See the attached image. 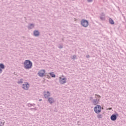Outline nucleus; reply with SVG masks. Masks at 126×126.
Segmentation results:
<instances>
[{
	"instance_id": "obj_1",
	"label": "nucleus",
	"mask_w": 126,
	"mask_h": 126,
	"mask_svg": "<svg viewBox=\"0 0 126 126\" xmlns=\"http://www.w3.org/2000/svg\"><path fill=\"white\" fill-rule=\"evenodd\" d=\"M24 66L26 69H29L32 67V63L29 60H26L24 63Z\"/></svg>"
},
{
	"instance_id": "obj_2",
	"label": "nucleus",
	"mask_w": 126,
	"mask_h": 126,
	"mask_svg": "<svg viewBox=\"0 0 126 126\" xmlns=\"http://www.w3.org/2000/svg\"><path fill=\"white\" fill-rule=\"evenodd\" d=\"M94 110L96 114H100L102 110V107H101V106L97 105L95 107H94Z\"/></svg>"
},
{
	"instance_id": "obj_3",
	"label": "nucleus",
	"mask_w": 126,
	"mask_h": 126,
	"mask_svg": "<svg viewBox=\"0 0 126 126\" xmlns=\"http://www.w3.org/2000/svg\"><path fill=\"white\" fill-rule=\"evenodd\" d=\"M81 24L83 27H87L89 25L88 21L86 20H82L81 22Z\"/></svg>"
},
{
	"instance_id": "obj_4",
	"label": "nucleus",
	"mask_w": 126,
	"mask_h": 126,
	"mask_svg": "<svg viewBox=\"0 0 126 126\" xmlns=\"http://www.w3.org/2000/svg\"><path fill=\"white\" fill-rule=\"evenodd\" d=\"M59 81L61 84H64V83L66 82V78H64L63 76L60 77Z\"/></svg>"
},
{
	"instance_id": "obj_5",
	"label": "nucleus",
	"mask_w": 126,
	"mask_h": 126,
	"mask_svg": "<svg viewBox=\"0 0 126 126\" xmlns=\"http://www.w3.org/2000/svg\"><path fill=\"white\" fill-rule=\"evenodd\" d=\"M45 72L46 71H45V70H40L38 72V75H39V76H40V77H43V76H44Z\"/></svg>"
},
{
	"instance_id": "obj_6",
	"label": "nucleus",
	"mask_w": 126,
	"mask_h": 126,
	"mask_svg": "<svg viewBox=\"0 0 126 126\" xmlns=\"http://www.w3.org/2000/svg\"><path fill=\"white\" fill-rule=\"evenodd\" d=\"M29 87H30V85L29 84H28V83H24V84L23 85V88L25 90H28Z\"/></svg>"
},
{
	"instance_id": "obj_7",
	"label": "nucleus",
	"mask_w": 126,
	"mask_h": 126,
	"mask_svg": "<svg viewBox=\"0 0 126 126\" xmlns=\"http://www.w3.org/2000/svg\"><path fill=\"white\" fill-rule=\"evenodd\" d=\"M96 96L97 97V98H98L99 99L101 97V96H100V95H97ZM99 99H98V100H97V99L94 100L93 103L94 104V105H98V104H99Z\"/></svg>"
},
{
	"instance_id": "obj_8",
	"label": "nucleus",
	"mask_w": 126,
	"mask_h": 126,
	"mask_svg": "<svg viewBox=\"0 0 126 126\" xmlns=\"http://www.w3.org/2000/svg\"><path fill=\"white\" fill-rule=\"evenodd\" d=\"M44 96L45 97V98H48V97H50V94L49 92H45L44 93Z\"/></svg>"
},
{
	"instance_id": "obj_9",
	"label": "nucleus",
	"mask_w": 126,
	"mask_h": 126,
	"mask_svg": "<svg viewBox=\"0 0 126 126\" xmlns=\"http://www.w3.org/2000/svg\"><path fill=\"white\" fill-rule=\"evenodd\" d=\"M110 119L111 121H116V120H117V116H116L115 115H112L111 116Z\"/></svg>"
},
{
	"instance_id": "obj_10",
	"label": "nucleus",
	"mask_w": 126,
	"mask_h": 126,
	"mask_svg": "<svg viewBox=\"0 0 126 126\" xmlns=\"http://www.w3.org/2000/svg\"><path fill=\"white\" fill-rule=\"evenodd\" d=\"M48 101L50 103V104H52V103H54V99L52 97H50L48 98Z\"/></svg>"
},
{
	"instance_id": "obj_11",
	"label": "nucleus",
	"mask_w": 126,
	"mask_h": 126,
	"mask_svg": "<svg viewBox=\"0 0 126 126\" xmlns=\"http://www.w3.org/2000/svg\"><path fill=\"white\" fill-rule=\"evenodd\" d=\"M33 34L34 36H39L40 33H39V32H38V31H35L33 32Z\"/></svg>"
},
{
	"instance_id": "obj_12",
	"label": "nucleus",
	"mask_w": 126,
	"mask_h": 126,
	"mask_svg": "<svg viewBox=\"0 0 126 126\" xmlns=\"http://www.w3.org/2000/svg\"><path fill=\"white\" fill-rule=\"evenodd\" d=\"M109 23L112 25L115 24V23L114 22V20H113V19L111 18L109 19Z\"/></svg>"
},
{
	"instance_id": "obj_13",
	"label": "nucleus",
	"mask_w": 126,
	"mask_h": 126,
	"mask_svg": "<svg viewBox=\"0 0 126 126\" xmlns=\"http://www.w3.org/2000/svg\"><path fill=\"white\" fill-rule=\"evenodd\" d=\"M0 68H2V69H4V65H3V64H2V63H0Z\"/></svg>"
},
{
	"instance_id": "obj_14",
	"label": "nucleus",
	"mask_w": 126,
	"mask_h": 126,
	"mask_svg": "<svg viewBox=\"0 0 126 126\" xmlns=\"http://www.w3.org/2000/svg\"><path fill=\"white\" fill-rule=\"evenodd\" d=\"M49 74L52 77H56V75H55V74L53 73V72L50 73Z\"/></svg>"
},
{
	"instance_id": "obj_15",
	"label": "nucleus",
	"mask_w": 126,
	"mask_h": 126,
	"mask_svg": "<svg viewBox=\"0 0 126 126\" xmlns=\"http://www.w3.org/2000/svg\"><path fill=\"white\" fill-rule=\"evenodd\" d=\"M97 118H98V119H102V115H97Z\"/></svg>"
},
{
	"instance_id": "obj_16",
	"label": "nucleus",
	"mask_w": 126,
	"mask_h": 126,
	"mask_svg": "<svg viewBox=\"0 0 126 126\" xmlns=\"http://www.w3.org/2000/svg\"><path fill=\"white\" fill-rule=\"evenodd\" d=\"M18 83H23V80H21L18 82Z\"/></svg>"
},
{
	"instance_id": "obj_17",
	"label": "nucleus",
	"mask_w": 126,
	"mask_h": 126,
	"mask_svg": "<svg viewBox=\"0 0 126 126\" xmlns=\"http://www.w3.org/2000/svg\"><path fill=\"white\" fill-rule=\"evenodd\" d=\"M89 2H91L92 1V0H87Z\"/></svg>"
},
{
	"instance_id": "obj_18",
	"label": "nucleus",
	"mask_w": 126,
	"mask_h": 126,
	"mask_svg": "<svg viewBox=\"0 0 126 126\" xmlns=\"http://www.w3.org/2000/svg\"><path fill=\"white\" fill-rule=\"evenodd\" d=\"M1 72H2V70H1V69L0 68V73H1Z\"/></svg>"
},
{
	"instance_id": "obj_19",
	"label": "nucleus",
	"mask_w": 126,
	"mask_h": 126,
	"mask_svg": "<svg viewBox=\"0 0 126 126\" xmlns=\"http://www.w3.org/2000/svg\"><path fill=\"white\" fill-rule=\"evenodd\" d=\"M107 110H112V108H109Z\"/></svg>"
},
{
	"instance_id": "obj_20",
	"label": "nucleus",
	"mask_w": 126,
	"mask_h": 126,
	"mask_svg": "<svg viewBox=\"0 0 126 126\" xmlns=\"http://www.w3.org/2000/svg\"><path fill=\"white\" fill-rule=\"evenodd\" d=\"M101 19H102V20H103V19H104L103 18H100Z\"/></svg>"
},
{
	"instance_id": "obj_21",
	"label": "nucleus",
	"mask_w": 126,
	"mask_h": 126,
	"mask_svg": "<svg viewBox=\"0 0 126 126\" xmlns=\"http://www.w3.org/2000/svg\"><path fill=\"white\" fill-rule=\"evenodd\" d=\"M39 101H42V99H39Z\"/></svg>"
}]
</instances>
